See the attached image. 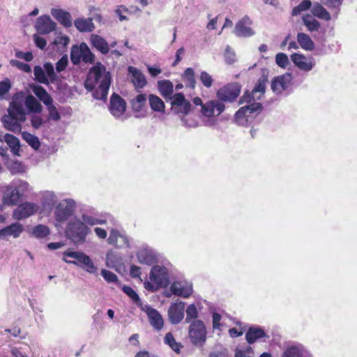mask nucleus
<instances>
[{"instance_id":"nucleus-46","label":"nucleus","mask_w":357,"mask_h":357,"mask_svg":"<svg viewBox=\"0 0 357 357\" xmlns=\"http://www.w3.org/2000/svg\"><path fill=\"white\" fill-rule=\"evenodd\" d=\"M32 233L38 238H44L50 234V231L47 226L38 225L33 229Z\"/></svg>"},{"instance_id":"nucleus-29","label":"nucleus","mask_w":357,"mask_h":357,"mask_svg":"<svg viewBox=\"0 0 357 357\" xmlns=\"http://www.w3.org/2000/svg\"><path fill=\"white\" fill-rule=\"evenodd\" d=\"M74 25L80 32H91L95 29L92 18H77L75 20Z\"/></svg>"},{"instance_id":"nucleus-44","label":"nucleus","mask_w":357,"mask_h":357,"mask_svg":"<svg viewBox=\"0 0 357 357\" xmlns=\"http://www.w3.org/2000/svg\"><path fill=\"white\" fill-rule=\"evenodd\" d=\"M182 79L187 86L195 88L196 81L192 68H187L183 74Z\"/></svg>"},{"instance_id":"nucleus-62","label":"nucleus","mask_w":357,"mask_h":357,"mask_svg":"<svg viewBox=\"0 0 357 357\" xmlns=\"http://www.w3.org/2000/svg\"><path fill=\"white\" fill-rule=\"evenodd\" d=\"M235 357H254V351L250 346L244 350L236 349Z\"/></svg>"},{"instance_id":"nucleus-33","label":"nucleus","mask_w":357,"mask_h":357,"mask_svg":"<svg viewBox=\"0 0 357 357\" xmlns=\"http://www.w3.org/2000/svg\"><path fill=\"white\" fill-rule=\"evenodd\" d=\"M128 70L132 74V82L136 88L142 89L146 84L145 76L139 70L132 66Z\"/></svg>"},{"instance_id":"nucleus-37","label":"nucleus","mask_w":357,"mask_h":357,"mask_svg":"<svg viewBox=\"0 0 357 357\" xmlns=\"http://www.w3.org/2000/svg\"><path fill=\"white\" fill-rule=\"evenodd\" d=\"M83 254V252L71 251L70 250H66L63 252V260L67 264L77 266Z\"/></svg>"},{"instance_id":"nucleus-20","label":"nucleus","mask_w":357,"mask_h":357,"mask_svg":"<svg viewBox=\"0 0 357 357\" xmlns=\"http://www.w3.org/2000/svg\"><path fill=\"white\" fill-rule=\"evenodd\" d=\"M109 245L116 248L128 247L129 241L126 236L122 235L118 230L112 229L107 239Z\"/></svg>"},{"instance_id":"nucleus-26","label":"nucleus","mask_w":357,"mask_h":357,"mask_svg":"<svg viewBox=\"0 0 357 357\" xmlns=\"http://www.w3.org/2000/svg\"><path fill=\"white\" fill-rule=\"evenodd\" d=\"M90 42L92 46L103 54L109 52V45L105 38L97 34L90 36Z\"/></svg>"},{"instance_id":"nucleus-23","label":"nucleus","mask_w":357,"mask_h":357,"mask_svg":"<svg viewBox=\"0 0 357 357\" xmlns=\"http://www.w3.org/2000/svg\"><path fill=\"white\" fill-rule=\"evenodd\" d=\"M24 230L23 226L19 222L13 223L0 229V238H5L8 236L17 238Z\"/></svg>"},{"instance_id":"nucleus-49","label":"nucleus","mask_w":357,"mask_h":357,"mask_svg":"<svg viewBox=\"0 0 357 357\" xmlns=\"http://www.w3.org/2000/svg\"><path fill=\"white\" fill-rule=\"evenodd\" d=\"M43 69L47 76L48 84L50 82H54L56 79V75L54 72V68L53 65L51 63H45L43 65Z\"/></svg>"},{"instance_id":"nucleus-57","label":"nucleus","mask_w":357,"mask_h":357,"mask_svg":"<svg viewBox=\"0 0 357 357\" xmlns=\"http://www.w3.org/2000/svg\"><path fill=\"white\" fill-rule=\"evenodd\" d=\"M225 61L228 64H232L236 62V54L229 46H227L224 54Z\"/></svg>"},{"instance_id":"nucleus-30","label":"nucleus","mask_w":357,"mask_h":357,"mask_svg":"<svg viewBox=\"0 0 357 357\" xmlns=\"http://www.w3.org/2000/svg\"><path fill=\"white\" fill-rule=\"evenodd\" d=\"M147 315L149 319L151 325L156 330L162 329L164 325V321L160 313L153 308H149L147 310Z\"/></svg>"},{"instance_id":"nucleus-14","label":"nucleus","mask_w":357,"mask_h":357,"mask_svg":"<svg viewBox=\"0 0 357 357\" xmlns=\"http://www.w3.org/2000/svg\"><path fill=\"white\" fill-rule=\"evenodd\" d=\"M252 20L248 16L243 17L236 24L234 33L238 37L248 38L255 35V31L251 28Z\"/></svg>"},{"instance_id":"nucleus-43","label":"nucleus","mask_w":357,"mask_h":357,"mask_svg":"<svg viewBox=\"0 0 357 357\" xmlns=\"http://www.w3.org/2000/svg\"><path fill=\"white\" fill-rule=\"evenodd\" d=\"M312 13L314 16L325 20L331 19L329 13L320 4L316 3L312 6Z\"/></svg>"},{"instance_id":"nucleus-61","label":"nucleus","mask_w":357,"mask_h":357,"mask_svg":"<svg viewBox=\"0 0 357 357\" xmlns=\"http://www.w3.org/2000/svg\"><path fill=\"white\" fill-rule=\"evenodd\" d=\"M10 63L13 66L17 67L18 69L21 70L23 72L30 73L31 71V66L26 63L13 59L11 60Z\"/></svg>"},{"instance_id":"nucleus-3","label":"nucleus","mask_w":357,"mask_h":357,"mask_svg":"<svg viewBox=\"0 0 357 357\" xmlns=\"http://www.w3.org/2000/svg\"><path fill=\"white\" fill-rule=\"evenodd\" d=\"M26 119V109L22 98H14L8 108V114L1 118L4 128L15 133L20 132L22 123Z\"/></svg>"},{"instance_id":"nucleus-27","label":"nucleus","mask_w":357,"mask_h":357,"mask_svg":"<svg viewBox=\"0 0 357 357\" xmlns=\"http://www.w3.org/2000/svg\"><path fill=\"white\" fill-rule=\"evenodd\" d=\"M158 89L160 95L166 100H170L174 96V85L173 83L169 80L164 79L158 81Z\"/></svg>"},{"instance_id":"nucleus-16","label":"nucleus","mask_w":357,"mask_h":357,"mask_svg":"<svg viewBox=\"0 0 357 357\" xmlns=\"http://www.w3.org/2000/svg\"><path fill=\"white\" fill-rule=\"evenodd\" d=\"M56 26V23L47 15L40 16L35 24V29L40 34H48L54 31Z\"/></svg>"},{"instance_id":"nucleus-12","label":"nucleus","mask_w":357,"mask_h":357,"mask_svg":"<svg viewBox=\"0 0 357 357\" xmlns=\"http://www.w3.org/2000/svg\"><path fill=\"white\" fill-rule=\"evenodd\" d=\"M39 209L38 204L31 202H24L20 204L13 213V218L14 220H20L22 219L27 218L35 213Z\"/></svg>"},{"instance_id":"nucleus-35","label":"nucleus","mask_w":357,"mask_h":357,"mask_svg":"<svg viewBox=\"0 0 357 357\" xmlns=\"http://www.w3.org/2000/svg\"><path fill=\"white\" fill-rule=\"evenodd\" d=\"M296 39L297 43L299 44L302 49L306 51H312L314 50V43L307 34L304 33H298L297 34Z\"/></svg>"},{"instance_id":"nucleus-53","label":"nucleus","mask_w":357,"mask_h":357,"mask_svg":"<svg viewBox=\"0 0 357 357\" xmlns=\"http://www.w3.org/2000/svg\"><path fill=\"white\" fill-rule=\"evenodd\" d=\"M275 63L279 67L286 68L289 64V60L286 54L280 52L275 55Z\"/></svg>"},{"instance_id":"nucleus-6","label":"nucleus","mask_w":357,"mask_h":357,"mask_svg":"<svg viewBox=\"0 0 357 357\" xmlns=\"http://www.w3.org/2000/svg\"><path fill=\"white\" fill-rule=\"evenodd\" d=\"M206 328L201 320H194L189 326L188 335L190 342L197 347H203L206 340Z\"/></svg>"},{"instance_id":"nucleus-45","label":"nucleus","mask_w":357,"mask_h":357,"mask_svg":"<svg viewBox=\"0 0 357 357\" xmlns=\"http://www.w3.org/2000/svg\"><path fill=\"white\" fill-rule=\"evenodd\" d=\"M22 139L24 141H26L29 144V145H30L35 150H37L40 148V142L39 141V139L36 136L28 132H22Z\"/></svg>"},{"instance_id":"nucleus-8","label":"nucleus","mask_w":357,"mask_h":357,"mask_svg":"<svg viewBox=\"0 0 357 357\" xmlns=\"http://www.w3.org/2000/svg\"><path fill=\"white\" fill-rule=\"evenodd\" d=\"M70 59L73 64H79L81 61L92 63L94 56L88 45L82 43L79 45H73L70 52Z\"/></svg>"},{"instance_id":"nucleus-17","label":"nucleus","mask_w":357,"mask_h":357,"mask_svg":"<svg viewBox=\"0 0 357 357\" xmlns=\"http://www.w3.org/2000/svg\"><path fill=\"white\" fill-rule=\"evenodd\" d=\"M126 102L119 95L113 94L110 100L109 111L116 118L121 116L126 111Z\"/></svg>"},{"instance_id":"nucleus-18","label":"nucleus","mask_w":357,"mask_h":357,"mask_svg":"<svg viewBox=\"0 0 357 357\" xmlns=\"http://www.w3.org/2000/svg\"><path fill=\"white\" fill-rule=\"evenodd\" d=\"M168 316L172 324L180 323L184 317V303L182 302L172 303L169 308Z\"/></svg>"},{"instance_id":"nucleus-36","label":"nucleus","mask_w":357,"mask_h":357,"mask_svg":"<svg viewBox=\"0 0 357 357\" xmlns=\"http://www.w3.org/2000/svg\"><path fill=\"white\" fill-rule=\"evenodd\" d=\"M3 139L8 146L10 147L12 153L14 155H19L20 150V141L17 137L10 134H6Z\"/></svg>"},{"instance_id":"nucleus-40","label":"nucleus","mask_w":357,"mask_h":357,"mask_svg":"<svg viewBox=\"0 0 357 357\" xmlns=\"http://www.w3.org/2000/svg\"><path fill=\"white\" fill-rule=\"evenodd\" d=\"M303 21L310 32L318 31L320 29L319 22L312 15H306L303 16Z\"/></svg>"},{"instance_id":"nucleus-58","label":"nucleus","mask_w":357,"mask_h":357,"mask_svg":"<svg viewBox=\"0 0 357 357\" xmlns=\"http://www.w3.org/2000/svg\"><path fill=\"white\" fill-rule=\"evenodd\" d=\"M199 79L202 84L206 88H210L213 85V79L211 75L206 71L201 72Z\"/></svg>"},{"instance_id":"nucleus-52","label":"nucleus","mask_w":357,"mask_h":357,"mask_svg":"<svg viewBox=\"0 0 357 357\" xmlns=\"http://www.w3.org/2000/svg\"><path fill=\"white\" fill-rule=\"evenodd\" d=\"M198 312L195 304L190 305L186 309V318L185 321L189 323L192 319L197 320Z\"/></svg>"},{"instance_id":"nucleus-60","label":"nucleus","mask_w":357,"mask_h":357,"mask_svg":"<svg viewBox=\"0 0 357 357\" xmlns=\"http://www.w3.org/2000/svg\"><path fill=\"white\" fill-rule=\"evenodd\" d=\"M101 275L103 278L109 283L117 282L119 281L117 275L110 271L102 269L101 271Z\"/></svg>"},{"instance_id":"nucleus-32","label":"nucleus","mask_w":357,"mask_h":357,"mask_svg":"<svg viewBox=\"0 0 357 357\" xmlns=\"http://www.w3.org/2000/svg\"><path fill=\"white\" fill-rule=\"evenodd\" d=\"M30 88L33 93L38 97V98L43 102L45 105L50 103L53 100L51 96L47 91L41 86L36 84H31Z\"/></svg>"},{"instance_id":"nucleus-48","label":"nucleus","mask_w":357,"mask_h":357,"mask_svg":"<svg viewBox=\"0 0 357 357\" xmlns=\"http://www.w3.org/2000/svg\"><path fill=\"white\" fill-rule=\"evenodd\" d=\"M45 106L47 107V109L49 113L48 117L47 118V120L50 119L57 121L61 119V115L56 107L53 103V100L51 101L50 104L46 105Z\"/></svg>"},{"instance_id":"nucleus-51","label":"nucleus","mask_w":357,"mask_h":357,"mask_svg":"<svg viewBox=\"0 0 357 357\" xmlns=\"http://www.w3.org/2000/svg\"><path fill=\"white\" fill-rule=\"evenodd\" d=\"M311 6V1L310 0L302 1L296 7L292 10L293 15H300L302 12L308 10Z\"/></svg>"},{"instance_id":"nucleus-34","label":"nucleus","mask_w":357,"mask_h":357,"mask_svg":"<svg viewBox=\"0 0 357 357\" xmlns=\"http://www.w3.org/2000/svg\"><path fill=\"white\" fill-rule=\"evenodd\" d=\"M146 104V94H139L131 101L132 108L135 112L144 113Z\"/></svg>"},{"instance_id":"nucleus-7","label":"nucleus","mask_w":357,"mask_h":357,"mask_svg":"<svg viewBox=\"0 0 357 357\" xmlns=\"http://www.w3.org/2000/svg\"><path fill=\"white\" fill-rule=\"evenodd\" d=\"M75 202L72 199H63L59 203L54 210L56 226L65 222L74 213Z\"/></svg>"},{"instance_id":"nucleus-2","label":"nucleus","mask_w":357,"mask_h":357,"mask_svg":"<svg viewBox=\"0 0 357 357\" xmlns=\"http://www.w3.org/2000/svg\"><path fill=\"white\" fill-rule=\"evenodd\" d=\"M111 81L110 73L102 64L97 63L90 70L84 86L88 91H93L94 98L105 100Z\"/></svg>"},{"instance_id":"nucleus-5","label":"nucleus","mask_w":357,"mask_h":357,"mask_svg":"<svg viewBox=\"0 0 357 357\" xmlns=\"http://www.w3.org/2000/svg\"><path fill=\"white\" fill-rule=\"evenodd\" d=\"M225 109L224 103L220 100H208L201 108L202 120L206 126H211L215 124L216 117L222 114Z\"/></svg>"},{"instance_id":"nucleus-13","label":"nucleus","mask_w":357,"mask_h":357,"mask_svg":"<svg viewBox=\"0 0 357 357\" xmlns=\"http://www.w3.org/2000/svg\"><path fill=\"white\" fill-rule=\"evenodd\" d=\"M291 60L299 70L305 73L311 71L316 64L312 56H307L303 54L294 53L291 55Z\"/></svg>"},{"instance_id":"nucleus-19","label":"nucleus","mask_w":357,"mask_h":357,"mask_svg":"<svg viewBox=\"0 0 357 357\" xmlns=\"http://www.w3.org/2000/svg\"><path fill=\"white\" fill-rule=\"evenodd\" d=\"M50 13L52 17L66 28L72 26L73 20L69 12L61 8H52Z\"/></svg>"},{"instance_id":"nucleus-38","label":"nucleus","mask_w":357,"mask_h":357,"mask_svg":"<svg viewBox=\"0 0 357 357\" xmlns=\"http://www.w3.org/2000/svg\"><path fill=\"white\" fill-rule=\"evenodd\" d=\"M30 122L33 129L38 130L45 126L47 119L43 116L41 114L35 113L30 115Z\"/></svg>"},{"instance_id":"nucleus-39","label":"nucleus","mask_w":357,"mask_h":357,"mask_svg":"<svg viewBox=\"0 0 357 357\" xmlns=\"http://www.w3.org/2000/svg\"><path fill=\"white\" fill-rule=\"evenodd\" d=\"M149 102L151 108L158 112H164L165 111V103L158 96L151 94L149 96Z\"/></svg>"},{"instance_id":"nucleus-24","label":"nucleus","mask_w":357,"mask_h":357,"mask_svg":"<svg viewBox=\"0 0 357 357\" xmlns=\"http://www.w3.org/2000/svg\"><path fill=\"white\" fill-rule=\"evenodd\" d=\"M263 337H268V335H266L264 329L256 326L250 327L245 333L246 341L250 344H254Z\"/></svg>"},{"instance_id":"nucleus-22","label":"nucleus","mask_w":357,"mask_h":357,"mask_svg":"<svg viewBox=\"0 0 357 357\" xmlns=\"http://www.w3.org/2000/svg\"><path fill=\"white\" fill-rule=\"evenodd\" d=\"M70 40L68 36L59 33L51 44L52 48L56 50L59 54H63L67 51Z\"/></svg>"},{"instance_id":"nucleus-42","label":"nucleus","mask_w":357,"mask_h":357,"mask_svg":"<svg viewBox=\"0 0 357 357\" xmlns=\"http://www.w3.org/2000/svg\"><path fill=\"white\" fill-rule=\"evenodd\" d=\"M164 342L165 344H167L176 354L181 353V349H182L183 345L181 342H178L176 341L172 333L169 332L165 335Z\"/></svg>"},{"instance_id":"nucleus-50","label":"nucleus","mask_w":357,"mask_h":357,"mask_svg":"<svg viewBox=\"0 0 357 357\" xmlns=\"http://www.w3.org/2000/svg\"><path fill=\"white\" fill-rule=\"evenodd\" d=\"M181 121L183 125L188 128H195L199 125L198 120L196 117H192L189 114H183V116L181 118Z\"/></svg>"},{"instance_id":"nucleus-56","label":"nucleus","mask_w":357,"mask_h":357,"mask_svg":"<svg viewBox=\"0 0 357 357\" xmlns=\"http://www.w3.org/2000/svg\"><path fill=\"white\" fill-rule=\"evenodd\" d=\"M123 291L128 295L135 303L140 301V298L136 291L130 287L124 285L122 287Z\"/></svg>"},{"instance_id":"nucleus-54","label":"nucleus","mask_w":357,"mask_h":357,"mask_svg":"<svg viewBox=\"0 0 357 357\" xmlns=\"http://www.w3.org/2000/svg\"><path fill=\"white\" fill-rule=\"evenodd\" d=\"M82 222L86 225H89L91 226L96 225H102L106 223V220H100L98 218H96L93 216L88 215H82Z\"/></svg>"},{"instance_id":"nucleus-64","label":"nucleus","mask_w":357,"mask_h":357,"mask_svg":"<svg viewBox=\"0 0 357 357\" xmlns=\"http://www.w3.org/2000/svg\"><path fill=\"white\" fill-rule=\"evenodd\" d=\"M68 63V57L67 54L63 55V56L59 60L56 64V71L60 73L65 70Z\"/></svg>"},{"instance_id":"nucleus-59","label":"nucleus","mask_w":357,"mask_h":357,"mask_svg":"<svg viewBox=\"0 0 357 357\" xmlns=\"http://www.w3.org/2000/svg\"><path fill=\"white\" fill-rule=\"evenodd\" d=\"M11 89V83L9 79L6 78L0 82V98H4L5 95Z\"/></svg>"},{"instance_id":"nucleus-10","label":"nucleus","mask_w":357,"mask_h":357,"mask_svg":"<svg viewBox=\"0 0 357 357\" xmlns=\"http://www.w3.org/2000/svg\"><path fill=\"white\" fill-rule=\"evenodd\" d=\"M170 100L172 109L174 113L183 115L188 114L190 111L191 104L183 93H175Z\"/></svg>"},{"instance_id":"nucleus-63","label":"nucleus","mask_w":357,"mask_h":357,"mask_svg":"<svg viewBox=\"0 0 357 357\" xmlns=\"http://www.w3.org/2000/svg\"><path fill=\"white\" fill-rule=\"evenodd\" d=\"M128 9L123 5L118 6L115 10V13L121 22L128 20L126 14L128 13Z\"/></svg>"},{"instance_id":"nucleus-28","label":"nucleus","mask_w":357,"mask_h":357,"mask_svg":"<svg viewBox=\"0 0 357 357\" xmlns=\"http://www.w3.org/2000/svg\"><path fill=\"white\" fill-rule=\"evenodd\" d=\"M77 266L81 268L90 274H98V268L91 257L84 252Z\"/></svg>"},{"instance_id":"nucleus-55","label":"nucleus","mask_w":357,"mask_h":357,"mask_svg":"<svg viewBox=\"0 0 357 357\" xmlns=\"http://www.w3.org/2000/svg\"><path fill=\"white\" fill-rule=\"evenodd\" d=\"M282 357H303V354L298 347L293 346L285 350Z\"/></svg>"},{"instance_id":"nucleus-25","label":"nucleus","mask_w":357,"mask_h":357,"mask_svg":"<svg viewBox=\"0 0 357 357\" xmlns=\"http://www.w3.org/2000/svg\"><path fill=\"white\" fill-rule=\"evenodd\" d=\"M24 107L27 109L30 115L31 114H41L43 111V106L40 102L32 95H28L24 100H22Z\"/></svg>"},{"instance_id":"nucleus-1","label":"nucleus","mask_w":357,"mask_h":357,"mask_svg":"<svg viewBox=\"0 0 357 357\" xmlns=\"http://www.w3.org/2000/svg\"><path fill=\"white\" fill-rule=\"evenodd\" d=\"M265 78H261L251 92L245 91L239 100L241 107L235 114L236 123L242 126H248L252 120L261 112L262 105L259 101L264 96L266 90Z\"/></svg>"},{"instance_id":"nucleus-31","label":"nucleus","mask_w":357,"mask_h":357,"mask_svg":"<svg viewBox=\"0 0 357 357\" xmlns=\"http://www.w3.org/2000/svg\"><path fill=\"white\" fill-rule=\"evenodd\" d=\"M20 197L21 195L18 189L9 187L7 188L5 191L3 199V202L7 205H15L18 202Z\"/></svg>"},{"instance_id":"nucleus-47","label":"nucleus","mask_w":357,"mask_h":357,"mask_svg":"<svg viewBox=\"0 0 357 357\" xmlns=\"http://www.w3.org/2000/svg\"><path fill=\"white\" fill-rule=\"evenodd\" d=\"M33 74L36 80L44 84H48L47 76L45 73L43 68L40 66H36L33 68Z\"/></svg>"},{"instance_id":"nucleus-11","label":"nucleus","mask_w":357,"mask_h":357,"mask_svg":"<svg viewBox=\"0 0 357 357\" xmlns=\"http://www.w3.org/2000/svg\"><path fill=\"white\" fill-rule=\"evenodd\" d=\"M240 86L236 84H228L217 91V98L220 102H232L239 95Z\"/></svg>"},{"instance_id":"nucleus-21","label":"nucleus","mask_w":357,"mask_h":357,"mask_svg":"<svg viewBox=\"0 0 357 357\" xmlns=\"http://www.w3.org/2000/svg\"><path fill=\"white\" fill-rule=\"evenodd\" d=\"M172 293L178 296L188 298L192 294V288L191 285H188L181 282H174L170 286Z\"/></svg>"},{"instance_id":"nucleus-9","label":"nucleus","mask_w":357,"mask_h":357,"mask_svg":"<svg viewBox=\"0 0 357 357\" xmlns=\"http://www.w3.org/2000/svg\"><path fill=\"white\" fill-rule=\"evenodd\" d=\"M149 278L152 284L147 283L146 285V288L156 289L166 286L168 282L167 270L165 267L154 266L151 270Z\"/></svg>"},{"instance_id":"nucleus-15","label":"nucleus","mask_w":357,"mask_h":357,"mask_svg":"<svg viewBox=\"0 0 357 357\" xmlns=\"http://www.w3.org/2000/svg\"><path fill=\"white\" fill-rule=\"evenodd\" d=\"M292 75L290 73H284L282 75L275 77L271 83L273 91L277 94L288 90L291 86Z\"/></svg>"},{"instance_id":"nucleus-41","label":"nucleus","mask_w":357,"mask_h":357,"mask_svg":"<svg viewBox=\"0 0 357 357\" xmlns=\"http://www.w3.org/2000/svg\"><path fill=\"white\" fill-rule=\"evenodd\" d=\"M138 261L141 264L151 265L155 261V257L146 250H142L137 254Z\"/></svg>"},{"instance_id":"nucleus-4","label":"nucleus","mask_w":357,"mask_h":357,"mask_svg":"<svg viewBox=\"0 0 357 357\" xmlns=\"http://www.w3.org/2000/svg\"><path fill=\"white\" fill-rule=\"evenodd\" d=\"M90 229L82 220L73 219L70 220L65 230V235L74 244H83L90 233Z\"/></svg>"}]
</instances>
